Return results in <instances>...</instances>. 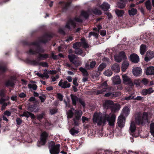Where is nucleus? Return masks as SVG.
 <instances>
[{"instance_id": "1", "label": "nucleus", "mask_w": 154, "mask_h": 154, "mask_svg": "<svg viewBox=\"0 0 154 154\" xmlns=\"http://www.w3.org/2000/svg\"><path fill=\"white\" fill-rule=\"evenodd\" d=\"M116 116L114 114H106L103 116L101 113L95 112L93 116V122L98 125H105L107 121L109 125L114 126L115 122Z\"/></svg>"}, {"instance_id": "2", "label": "nucleus", "mask_w": 154, "mask_h": 154, "mask_svg": "<svg viewBox=\"0 0 154 154\" xmlns=\"http://www.w3.org/2000/svg\"><path fill=\"white\" fill-rule=\"evenodd\" d=\"M88 12L82 11L81 12V16L79 17H76L75 18L74 20H69L65 26V28L68 29H70L72 28H74L75 26V23L74 21L81 22L82 21V19L81 17L82 16L85 18H87L88 16Z\"/></svg>"}, {"instance_id": "3", "label": "nucleus", "mask_w": 154, "mask_h": 154, "mask_svg": "<svg viewBox=\"0 0 154 154\" xmlns=\"http://www.w3.org/2000/svg\"><path fill=\"white\" fill-rule=\"evenodd\" d=\"M148 115L147 113L144 112L141 114L140 112L137 113L135 116V122L138 125H143L148 122Z\"/></svg>"}, {"instance_id": "4", "label": "nucleus", "mask_w": 154, "mask_h": 154, "mask_svg": "<svg viewBox=\"0 0 154 154\" xmlns=\"http://www.w3.org/2000/svg\"><path fill=\"white\" fill-rule=\"evenodd\" d=\"M60 145H55L53 141H51L49 144V148L51 154H58L59 152Z\"/></svg>"}, {"instance_id": "5", "label": "nucleus", "mask_w": 154, "mask_h": 154, "mask_svg": "<svg viewBox=\"0 0 154 154\" xmlns=\"http://www.w3.org/2000/svg\"><path fill=\"white\" fill-rule=\"evenodd\" d=\"M44 51L43 50L38 49L36 51H35L33 49H30L28 52V53L30 54H36L37 53H38V58L40 60H43L48 57V55L47 54H41V52Z\"/></svg>"}, {"instance_id": "6", "label": "nucleus", "mask_w": 154, "mask_h": 154, "mask_svg": "<svg viewBox=\"0 0 154 154\" xmlns=\"http://www.w3.org/2000/svg\"><path fill=\"white\" fill-rule=\"evenodd\" d=\"M68 57L70 61L73 63L75 66H78L81 65V61L76 56L71 54L68 55Z\"/></svg>"}, {"instance_id": "7", "label": "nucleus", "mask_w": 154, "mask_h": 154, "mask_svg": "<svg viewBox=\"0 0 154 154\" xmlns=\"http://www.w3.org/2000/svg\"><path fill=\"white\" fill-rule=\"evenodd\" d=\"M111 87L108 88L106 82H104L100 86V90H98L97 92V94H104L106 92L109 91L111 89Z\"/></svg>"}, {"instance_id": "8", "label": "nucleus", "mask_w": 154, "mask_h": 154, "mask_svg": "<svg viewBox=\"0 0 154 154\" xmlns=\"http://www.w3.org/2000/svg\"><path fill=\"white\" fill-rule=\"evenodd\" d=\"M115 60L117 62H120L122 60H126L127 57L124 51L119 52V54H116L114 56Z\"/></svg>"}, {"instance_id": "9", "label": "nucleus", "mask_w": 154, "mask_h": 154, "mask_svg": "<svg viewBox=\"0 0 154 154\" xmlns=\"http://www.w3.org/2000/svg\"><path fill=\"white\" fill-rule=\"evenodd\" d=\"M82 114V112L81 110H75L74 118L73 119L75 125H79V123L77 121L80 119Z\"/></svg>"}, {"instance_id": "10", "label": "nucleus", "mask_w": 154, "mask_h": 154, "mask_svg": "<svg viewBox=\"0 0 154 154\" xmlns=\"http://www.w3.org/2000/svg\"><path fill=\"white\" fill-rule=\"evenodd\" d=\"M81 46L85 48H87L88 47V45L85 42V39L84 38L81 39V42H77L74 44L73 47L74 49H78Z\"/></svg>"}, {"instance_id": "11", "label": "nucleus", "mask_w": 154, "mask_h": 154, "mask_svg": "<svg viewBox=\"0 0 154 154\" xmlns=\"http://www.w3.org/2000/svg\"><path fill=\"white\" fill-rule=\"evenodd\" d=\"M48 134L45 132H43L41 135L40 141L38 143V146L44 145L46 142V140L48 136Z\"/></svg>"}, {"instance_id": "12", "label": "nucleus", "mask_w": 154, "mask_h": 154, "mask_svg": "<svg viewBox=\"0 0 154 154\" xmlns=\"http://www.w3.org/2000/svg\"><path fill=\"white\" fill-rule=\"evenodd\" d=\"M122 78L124 83L125 84H129L133 85V84L130 78L126 74L122 75Z\"/></svg>"}, {"instance_id": "13", "label": "nucleus", "mask_w": 154, "mask_h": 154, "mask_svg": "<svg viewBox=\"0 0 154 154\" xmlns=\"http://www.w3.org/2000/svg\"><path fill=\"white\" fill-rule=\"evenodd\" d=\"M153 57H154V52L153 51H148L146 54L145 60L146 62H148Z\"/></svg>"}, {"instance_id": "14", "label": "nucleus", "mask_w": 154, "mask_h": 154, "mask_svg": "<svg viewBox=\"0 0 154 154\" xmlns=\"http://www.w3.org/2000/svg\"><path fill=\"white\" fill-rule=\"evenodd\" d=\"M58 85L62 88L64 89L69 88L71 86L70 83H68L67 81H65L63 82L62 79L59 82Z\"/></svg>"}, {"instance_id": "15", "label": "nucleus", "mask_w": 154, "mask_h": 154, "mask_svg": "<svg viewBox=\"0 0 154 154\" xmlns=\"http://www.w3.org/2000/svg\"><path fill=\"white\" fill-rule=\"evenodd\" d=\"M130 59L131 62L134 63H138L140 60L138 55L135 53L132 54L130 55Z\"/></svg>"}, {"instance_id": "16", "label": "nucleus", "mask_w": 154, "mask_h": 154, "mask_svg": "<svg viewBox=\"0 0 154 154\" xmlns=\"http://www.w3.org/2000/svg\"><path fill=\"white\" fill-rule=\"evenodd\" d=\"M142 69L140 67H135L133 68L132 72L134 75L135 76H139L142 74Z\"/></svg>"}, {"instance_id": "17", "label": "nucleus", "mask_w": 154, "mask_h": 154, "mask_svg": "<svg viewBox=\"0 0 154 154\" xmlns=\"http://www.w3.org/2000/svg\"><path fill=\"white\" fill-rule=\"evenodd\" d=\"M125 118L122 115H120L118 118L117 122L120 128L123 127L125 125Z\"/></svg>"}, {"instance_id": "18", "label": "nucleus", "mask_w": 154, "mask_h": 154, "mask_svg": "<svg viewBox=\"0 0 154 154\" xmlns=\"http://www.w3.org/2000/svg\"><path fill=\"white\" fill-rule=\"evenodd\" d=\"M130 109L127 106L125 107L123 109L122 112L120 115H122L124 117L127 116L130 113Z\"/></svg>"}, {"instance_id": "19", "label": "nucleus", "mask_w": 154, "mask_h": 154, "mask_svg": "<svg viewBox=\"0 0 154 154\" xmlns=\"http://www.w3.org/2000/svg\"><path fill=\"white\" fill-rule=\"evenodd\" d=\"M154 90L152 88H150L148 89H143L141 92L142 94L143 95H146L148 94H150L153 92Z\"/></svg>"}, {"instance_id": "20", "label": "nucleus", "mask_w": 154, "mask_h": 154, "mask_svg": "<svg viewBox=\"0 0 154 154\" xmlns=\"http://www.w3.org/2000/svg\"><path fill=\"white\" fill-rule=\"evenodd\" d=\"M112 82L115 85L120 84L121 83V80L119 75H116L112 78Z\"/></svg>"}, {"instance_id": "21", "label": "nucleus", "mask_w": 154, "mask_h": 154, "mask_svg": "<svg viewBox=\"0 0 154 154\" xmlns=\"http://www.w3.org/2000/svg\"><path fill=\"white\" fill-rule=\"evenodd\" d=\"M146 74L147 75H154V66H150L147 68Z\"/></svg>"}, {"instance_id": "22", "label": "nucleus", "mask_w": 154, "mask_h": 154, "mask_svg": "<svg viewBox=\"0 0 154 154\" xmlns=\"http://www.w3.org/2000/svg\"><path fill=\"white\" fill-rule=\"evenodd\" d=\"M36 74L38 77L44 79H47L49 77V76L48 73L46 72H44L42 74H41L39 72H37L36 73Z\"/></svg>"}, {"instance_id": "23", "label": "nucleus", "mask_w": 154, "mask_h": 154, "mask_svg": "<svg viewBox=\"0 0 154 154\" xmlns=\"http://www.w3.org/2000/svg\"><path fill=\"white\" fill-rule=\"evenodd\" d=\"M110 5L107 3L104 2L100 6V8L104 11H107L110 8Z\"/></svg>"}, {"instance_id": "24", "label": "nucleus", "mask_w": 154, "mask_h": 154, "mask_svg": "<svg viewBox=\"0 0 154 154\" xmlns=\"http://www.w3.org/2000/svg\"><path fill=\"white\" fill-rule=\"evenodd\" d=\"M96 64V62L95 61H92L91 62L90 65L86 63L85 64V68L87 69H90L95 66Z\"/></svg>"}, {"instance_id": "25", "label": "nucleus", "mask_w": 154, "mask_h": 154, "mask_svg": "<svg viewBox=\"0 0 154 154\" xmlns=\"http://www.w3.org/2000/svg\"><path fill=\"white\" fill-rule=\"evenodd\" d=\"M15 79L16 78L15 77H12L10 80H9L6 82L5 83V85L6 86H12L14 85V81Z\"/></svg>"}, {"instance_id": "26", "label": "nucleus", "mask_w": 154, "mask_h": 154, "mask_svg": "<svg viewBox=\"0 0 154 154\" xmlns=\"http://www.w3.org/2000/svg\"><path fill=\"white\" fill-rule=\"evenodd\" d=\"M112 69L114 71L119 72L120 71V67L119 64L117 63H115L111 66Z\"/></svg>"}, {"instance_id": "27", "label": "nucleus", "mask_w": 154, "mask_h": 154, "mask_svg": "<svg viewBox=\"0 0 154 154\" xmlns=\"http://www.w3.org/2000/svg\"><path fill=\"white\" fill-rule=\"evenodd\" d=\"M113 102L111 100H108L105 101L103 104V106L105 109H108L111 105H113Z\"/></svg>"}, {"instance_id": "28", "label": "nucleus", "mask_w": 154, "mask_h": 154, "mask_svg": "<svg viewBox=\"0 0 154 154\" xmlns=\"http://www.w3.org/2000/svg\"><path fill=\"white\" fill-rule=\"evenodd\" d=\"M133 0H120V2H119L118 3V6L119 8H122L125 7V2L127 1H132Z\"/></svg>"}, {"instance_id": "29", "label": "nucleus", "mask_w": 154, "mask_h": 154, "mask_svg": "<svg viewBox=\"0 0 154 154\" xmlns=\"http://www.w3.org/2000/svg\"><path fill=\"white\" fill-rule=\"evenodd\" d=\"M129 65L128 61H125L123 63L122 66V70L123 72H125Z\"/></svg>"}, {"instance_id": "30", "label": "nucleus", "mask_w": 154, "mask_h": 154, "mask_svg": "<svg viewBox=\"0 0 154 154\" xmlns=\"http://www.w3.org/2000/svg\"><path fill=\"white\" fill-rule=\"evenodd\" d=\"M146 50V46L144 45H141L140 47V53L141 55H143Z\"/></svg>"}, {"instance_id": "31", "label": "nucleus", "mask_w": 154, "mask_h": 154, "mask_svg": "<svg viewBox=\"0 0 154 154\" xmlns=\"http://www.w3.org/2000/svg\"><path fill=\"white\" fill-rule=\"evenodd\" d=\"M71 96L73 105H75L77 102L78 101L79 98L76 96L72 94H71Z\"/></svg>"}, {"instance_id": "32", "label": "nucleus", "mask_w": 154, "mask_h": 154, "mask_svg": "<svg viewBox=\"0 0 154 154\" xmlns=\"http://www.w3.org/2000/svg\"><path fill=\"white\" fill-rule=\"evenodd\" d=\"M136 129L135 122L134 121H131L130 124V130L131 133L134 132Z\"/></svg>"}, {"instance_id": "33", "label": "nucleus", "mask_w": 154, "mask_h": 154, "mask_svg": "<svg viewBox=\"0 0 154 154\" xmlns=\"http://www.w3.org/2000/svg\"><path fill=\"white\" fill-rule=\"evenodd\" d=\"M28 109L32 112H36L38 110V109L36 107L35 105L30 106L28 108Z\"/></svg>"}, {"instance_id": "34", "label": "nucleus", "mask_w": 154, "mask_h": 154, "mask_svg": "<svg viewBox=\"0 0 154 154\" xmlns=\"http://www.w3.org/2000/svg\"><path fill=\"white\" fill-rule=\"evenodd\" d=\"M145 5L146 8L149 11L151 10L152 8V5L150 1L149 0L147 1L145 3Z\"/></svg>"}, {"instance_id": "35", "label": "nucleus", "mask_w": 154, "mask_h": 154, "mask_svg": "<svg viewBox=\"0 0 154 154\" xmlns=\"http://www.w3.org/2000/svg\"><path fill=\"white\" fill-rule=\"evenodd\" d=\"M70 133L72 135H75V134L78 133L79 132L78 129L74 127L70 130Z\"/></svg>"}, {"instance_id": "36", "label": "nucleus", "mask_w": 154, "mask_h": 154, "mask_svg": "<svg viewBox=\"0 0 154 154\" xmlns=\"http://www.w3.org/2000/svg\"><path fill=\"white\" fill-rule=\"evenodd\" d=\"M116 14L118 17H122L124 14V12L122 10L116 9L115 10Z\"/></svg>"}, {"instance_id": "37", "label": "nucleus", "mask_w": 154, "mask_h": 154, "mask_svg": "<svg viewBox=\"0 0 154 154\" xmlns=\"http://www.w3.org/2000/svg\"><path fill=\"white\" fill-rule=\"evenodd\" d=\"M120 108V105L117 103H116L114 105L113 104V106L112 109V111L114 112H116L118 111Z\"/></svg>"}, {"instance_id": "38", "label": "nucleus", "mask_w": 154, "mask_h": 154, "mask_svg": "<svg viewBox=\"0 0 154 154\" xmlns=\"http://www.w3.org/2000/svg\"><path fill=\"white\" fill-rule=\"evenodd\" d=\"M74 110V109H73V111L71 109H70L67 112V115L68 119H70L73 117L74 114V113L73 112V111Z\"/></svg>"}, {"instance_id": "39", "label": "nucleus", "mask_w": 154, "mask_h": 154, "mask_svg": "<svg viewBox=\"0 0 154 154\" xmlns=\"http://www.w3.org/2000/svg\"><path fill=\"white\" fill-rule=\"evenodd\" d=\"M128 12L129 15H134L137 14V11L136 9L133 8L129 10Z\"/></svg>"}, {"instance_id": "40", "label": "nucleus", "mask_w": 154, "mask_h": 154, "mask_svg": "<svg viewBox=\"0 0 154 154\" xmlns=\"http://www.w3.org/2000/svg\"><path fill=\"white\" fill-rule=\"evenodd\" d=\"M150 129V132L151 135L154 137V123H152L151 124Z\"/></svg>"}, {"instance_id": "41", "label": "nucleus", "mask_w": 154, "mask_h": 154, "mask_svg": "<svg viewBox=\"0 0 154 154\" xmlns=\"http://www.w3.org/2000/svg\"><path fill=\"white\" fill-rule=\"evenodd\" d=\"M28 87L31 90H35L37 88V86L35 84H29Z\"/></svg>"}, {"instance_id": "42", "label": "nucleus", "mask_w": 154, "mask_h": 154, "mask_svg": "<svg viewBox=\"0 0 154 154\" xmlns=\"http://www.w3.org/2000/svg\"><path fill=\"white\" fill-rule=\"evenodd\" d=\"M112 74V72L110 69H108L105 70L103 72V74L105 75L110 76Z\"/></svg>"}, {"instance_id": "43", "label": "nucleus", "mask_w": 154, "mask_h": 154, "mask_svg": "<svg viewBox=\"0 0 154 154\" xmlns=\"http://www.w3.org/2000/svg\"><path fill=\"white\" fill-rule=\"evenodd\" d=\"M150 35L148 33H145L141 35V38L143 39H145L148 40L150 38Z\"/></svg>"}, {"instance_id": "44", "label": "nucleus", "mask_w": 154, "mask_h": 154, "mask_svg": "<svg viewBox=\"0 0 154 154\" xmlns=\"http://www.w3.org/2000/svg\"><path fill=\"white\" fill-rule=\"evenodd\" d=\"M79 69L80 71L82 72L84 76H86L88 75V72L85 68L82 67H81L79 68Z\"/></svg>"}, {"instance_id": "45", "label": "nucleus", "mask_w": 154, "mask_h": 154, "mask_svg": "<svg viewBox=\"0 0 154 154\" xmlns=\"http://www.w3.org/2000/svg\"><path fill=\"white\" fill-rule=\"evenodd\" d=\"M106 66V64L105 63H102L98 67V71H101L103 70Z\"/></svg>"}, {"instance_id": "46", "label": "nucleus", "mask_w": 154, "mask_h": 154, "mask_svg": "<svg viewBox=\"0 0 154 154\" xmlns=\"http://www.w3.org/2000/svg\"><path fill=\"white\" fill-rule=\"evenodd\" d=\"M92 11L96 15H100L101 14V11L96 8H94Z\"/></svg>"}, {"instance_id": "47", "label": "nucleus", "mask_w": 154, "mask_h": 154, "mask_svg": "<svg viewBox=\"0 0 154 154\" xmlns=\"http://www.w3.org/2000/svg\"><path fill=\"white\" fill-rule=\"evenodd\" d=\"M98 34L97 33L94 32H91L89 33L88 37L90 38L91 36L93 35L96 38H97L98 37Z\"/></svg>"}, {"instance_id": "48", "label": "nucleus", "mask_w": 154, "mask_h": 154, "mask_svg": "<svg viewBox=\"0 0 154 154\" xmlns=\"http://www.w3.org/2000/svg\"><path fill=\"white\" fill-rule=\"evenodd\" d=\"M75 53L78 55H81L82 53V51L81 49H75Z\"/></svg>"}, {"instance_id": "49", "label": "nucleus", "mask_w": 154, "mask_h": 154, "mask_svg": "<svg viewBox=\"0 0 154 154\" xmlns=\"http://www.w3.org/2000/svg\"><path fill=\"white\" fill-rule=\"evenodd\" d=\"M30 112H24L23 114L20 115V116H25L27 117H28L30 116Z\"/></svg>"}, {"instance_id": "50", "label": "nucleus", "mask_w": 154, "mask_h": 154, "mask_svg": "<svg viewBox=\"0 0 154 154\" xmlns=\"http://www.w3.org/2000/svg\"><path fill=\"white\" fill-rule=\"evenodd\" d=\"M104 96L106 97H113V93L108 92L104 95Z\"/></svg>"}, {"instance_id": "51", "label": "nucleus", "mask_w": 154, "mask_h": 154, "mask_svg": "<svg viewBox=\"0 0 154 154\" xmlns=\"http://www.w3.org/2000/svg\"><path fill=\"white\" fill-rule=\"evenodd\" d=\"M113 93V97L120 96L121 95L120 92L118 91Z\"/></svg>"}, {"instance_id": "52", "label": "nucleus", "mask_w": 154, "mask_h": 154, "mask_svg": "<svg viewBox=\"0 0 154 154\" xmlns=\"http://www.w3.org/2000/svg\"><path fill=\"white\" fill-rule=\"evenodd\" d=\"M141 81L139 79H136L134 81V84L137 86H139L140 85Z\"/></svg>"}, {"instance_id": "53", "label": "nucleus", "mask_w": 154, "mask_h": 154, "mask_svg": "<svg viewBox=\"0 0 154 154\" xmlns=\"http://www.w3.org/2000/svg\"><path fill=\"white\" fill-rule=\"evenodd\" d=\"M78 79L77 78H74L73 81V83L75 86H77L79 85V84L77 82Z\"/></svg>"}, {"instance_id": "54", "label": "nucleus", "mask_w": 154, "mask_h": 154, "mask_svg": "<svg viewBox=\"0 0 154 154\" xmlns=\"http://www.w3.org/2000/svg\"><path fill=\"white\" fill-rule=\"evenodd\" d=\"M56 71L55 70H48L47 73L48 74H51L52 75L55 74L56 73Z\"/></svg>"}, {"instance_id": "55", "label": "nucleus", "mask_w": 154, "mask_h": 154, "mask_svg": "<svg viewBox=\"0 0 154 154\" xmlns=\"http://www.w3.org/2000/svg\"><path fill=\"white\" fill-rule=\"evenodd\" d=\"M100 35L103 36H104L106 35V31L105 30H103L100 31Z\"/></svg>"}, {"instance_id": "56", "label": "nucleus", "mask_w": 154, "mask_h": 154, "mask_svg": "<svg viewBox=\"0 0 154 154\" xmlns=\"http://www.w3.org/2000/svg\"><path fill=\"white\" fill-rule=\"evenodd\" d=\"M40 65L43 67H48V65L46 62H42L40 63Z\"/></svg>"}, {"instance_id": "57", "label": "nucleus", "mask_w": 154, "mask_h": 154, "mask_svg": "<svg viewBox=\"0 0 154 154\" xmlns=\"http://www.w3.org/2000/svg\"><path fill=\"white\" fill-rule=\"evenodd\" d=\"M57 96L58 99L62 101L63 98V96L60 93L57 94Z\"/></svg>"}, {"instance_id": "58", "label": "nucleus", "mask_w": 154, "mask_h": 154, "mask_svg": "<svg viewBox=\"0 0 154 154\" xmlns=\"http://www.w3.org/2000/svg\"><path fill=\"white\" fill-rule=\"evenodd\" d=\"M141 82L144 85H146L147 84L148 81L146 79L144 78L142 80Z\"/></svg>"}, {"instance_id": "59", "label": "nucleus", "mask_w": 154, "mask_h": 154, "mask_svg": "<svg viewBox=\"0 0 154 154\" xmlns=\"http://www.w3.org/2000/svg\"><path fill=\"white\" fill-rule=\"evenodd\" d=\"M4 114L5 115L9 116L11 115V112L8 111H6L4 112Z\"/></svg>"}, {"instance_id": "60", "label": "nucleus", "mask_w": 154, "mask_h": 154, "mask_svg": "<svg viewBox=\"0 0 154 154\" xmlns=\"http://www.w3.org/2000/svg\"><path fill=\"white\" fill-rule=\"evenodd\" d=\"M82 122L84 123L86 121H88V119L86 117L82 116Z\"/></svg>"}, {"instance_id": "61", "label": "nucleus", "mask_w": 154, "mask_h": 154, "mask_svg": "<svg viewBox=\"0 0 154 154\" xmlns=\"http://www.w3.org/2000/svg\"><path fill=\"white\" fill-rule=\"evenodd\" d=\"M57 110L56 109H51L50 111V113L51 115H53L56 113Z\"/></svg>"}, {"instance_id": "62", "label": "nucleus", "mask_w": 154, "mask_h": 154, "mask_svg": "<svg viewBox=\"0 0 154 154\" xmlns=\"http://www.w3.org/2000/svg\"><path fill=\"white\" fill-rule=\"evenodd\" d=\"M26 96V94H25L23 92H22L20 93L19 94V97L20 98L25 97Z\"/></svg>"}, {"instance_id": "63", "label": "nucleus", "mask_w": 154, "mask_h": 154, "mask_svg": "<svg viewBox=\"0 0 154 154\" xmlns=\"http://www.w3.org/2000/svg\"><path fill=\"white\" fill-rule=\"evenodd\" d=\"M105 14L107 15L108 18H111L112 17V16L111 14L108 12H106L105 13Z\"/></svg>"}, {"instance_id": "64", "label": "nucleus", "mask_w": 154, "mask_h": 154, "mask_svg": "<svg viewBox=\"0 0 154 154\" xmlns=\"http://www.w3.org/2000/svg\"><path fill=\"white\" fill-rule=\"evenodd\" d=\"M17 123L18 125L21 124L22 122V120L19 118H17L16 119Z\"/></svg>"}]
</instances>
